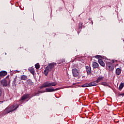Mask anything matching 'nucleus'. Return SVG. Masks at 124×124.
<instances>
[{
	"mask_svg": "<svg viewBox=\"0 0 124 124\" xmlns=\"http://www.w3.org/2000/svg\"><path fill=\"white\" fill-rule=\"evenodd\" d=\"M94 85V83H93V81L89 83H85L81 86L82 88H87L88 87H93Z\"/></svg>",
	"mask_w": 124,
	"mask_h": 124,
	"instance_id": "8",
	"label": "nucleus"
},
{
	"mask_svg": "<svg viewBox=\"0 0 124 124\" xmlns=\"http://www.w3.org/2000/svg\"><path fill=\"white\" fill-rule=\"evenodd\" d=\"M36 93H34V96H37V95H36Z\"/></svg>",
	"mask_w": 124,
	"mask_h": 124,
	"instance_id": "31",
	"label": "nucleus"
},
{
	"mask_svg": "<svg viewBox=\"0 0 124 124\" xmlns=\"http://www.w3.org/2000/svg\"><path fill=\"white\" fill-rule=\"evenodd\" d=\"M30 50V48L29 47L26 46L25 48V51H29Z\"/></svg>",
	"mask_w": 124,
	"mask_h": 124,
	"instance_id": "26",
	"label": "nucleus"
},
{
	"mask_svg": "<svg viewBox=\"0 0 124 124\" xmlns=\"http://www.w3.org/2000/svg\"><path fill=\"white\" fill-rule=\"evenodd\" d=\"M1 94H2V92L1 91V89H0V97L1 96Z\"/></svg>",
	"mask_w": 124,
	"mask_h": 124,
	"instance_id": "27",
	"label": "nucleus"
},
{
	"mask_svg": "<svg viewBox=\"0 0 124 124\" xmlns=\"http://www.w3.org/2000/svg\"><path fill=\"white\" fill-rule=\"evenodd\" d=\"M124 82L123 83L121 82L120 84L118 90H119L120 91H122V90H123V89L124 88Z\"/></svg>",
	"mask_w": 124,
	"mask_h": 124,
	"instance_id": "15",
	"label": "nucleus"
},
{
	"mask_svg": "<svg viewBox=\"0 0 124 124\" xmlns=\"http://www.w3.org/2000/svg\"><path fill=\"white\" fill-rule=\"evenodd\" d=\"M121 72H122V71H121V69L118 68L116 70L115 73H116V75H120V74H121Z\"/></svg>",
	"mask_w": 124,
	"mask_h": 124,
	"instance_id": "16",
	"label": "nucleus"
},
{
	"mask_svg": "<svg viewBox=\"0 0 124 124\" xmlns=\"http://www.w3.org/2000/svg\"><path fill=\"white\" fill-rule=\"evenodd\" d=\"M33 96H34V94H32L31 95V96L30 97L29 99H31V98L32 97H33Z\"/></svg>",
	"mask_w": 124,
	"mask_h": 124,
	"instance_id": "28",
	"label": "nucleus"
},
{
	"mask_svg": "<svg viewBox=\"0 0 124 124\" xmlns=\"http://www.w3.org/2000/svg\"><path fill=\"white\" fill-rule=\"evenodd\" d=\"M18 108L19 105L10 106L6 108V114H8L13 111H15V110H16Z\"/></svg>",
	"mask_w": 124,
	"mask_h": 124,
	"instance_id": "3",
	"label": "nucleus"
},
{
	"mask_svg": "<svg viewBox=\"0 0 124 124\" xmlns=\"http://www.w3.org/2000/svg\"><path fill=\"white\" fill-rule=\"evenodd\" d=\"M45 93V91H38V93Z\"/></svg>",
	"mask_w": 124,
	"mask_h": 124,
	"instance_id": "25",
	"label": "nucleus"
},
{
	"mask_svg": "<svg viewBox=\"0 0 124 124\" xmlns=\"http://www.w3.org/2000/svg\"><path fill=\"white\" fill-rule=\"evenodd\" d=\"M112 65H113V63H112V62H106V66H107V67H108V68L110 67V66H111Z\"/></svg>",
	"mask_w": 124,
	"mask_h": 124,
	"instance_id": "19",
	"label": "nucleus"
},
{
	"mask_svg": "<svg viewBox=\"0 0 124 124\" xmlns=\"http://www.w3.org/2000/svg\"><path fill=\"white\" fill-rule=\"evenodd\" d=\"M98 62H99V64H100V65H101V66H103V67H104V66H105V63H104V62L102 61V60L99 59Z\"/></svg>",
	"mask_w": 124,
	"mask_h": 124,
	"instance_id": "14",
	"label": "nucleus"
},
{
	"mask_svg": "<svg viewBox=\"0 0 124 124\" xmlns=\"http://www.w3.org/2000/svg\"><path fill=\"white\" fill-rule=\"evenodd\" d=\"M31 95V94L29 93H25L22 95V96L21 97L20 101H21V102H24L26 99L29 98L30 97V96Z\"/></svg>",
	"mask_w": 124,
	"mask_h": 124,
	"instance_id": "4",
	"label": "nucleus"
},
{
	"mask_svg": "<svg viewBox=\"0 0 124 124\" xmlns=\"http://www.w3.org/2000/svg\"><path fill=\"white\" fill-rule=\"evenodd\" d=\"M108 70L109 71H113L114 70V69L115 68V67L114 66V65H111V66H110V67H108Z\"/></svg>",
	"mask_w": 124,
	"mask_h": 124,
	"instance_id": "18",
	"label": "nucleus"
},
{
	"mask_svg": "<svg viewBox=\"0 0 124 124\" xmlns=\"http://www.w3.org/2000/svg\"><path fill=\"white\" fill-rule=\"evenodd\" d=\"M29 71H30L31 73V74H34V69H33V68H30L29 69Z\"/></svg>",
	"mask_w": 124,
	"mask_h": 124,
	"instance_id": "20",
	"label": "nucleus"
},
{
	"mask_svg": "<svg viewBox=\"0 0 124 124\" xmlns=\"http://www.w3.org/2000/svg\"><path fill=\"white\" fill-rule=\"evenodd\" d=\"M119 95L120 96H124V93H120V94H119Z\"/></svg>",
	"mask_w": 124,
	"mask_h": 124,
	"instance_id": "29",
	"label": "nucleus"
},
{
	"mask_svg": "<svg viewBox=\"0 0 124 124\" xmlns=\"http://www.w3.org/2000/svg\"><path fill=\"white\" fill-rule=\"evenodd\" d=\"M35 67L36 69H39V68H40V65H39V63H38L35 64Z\"/></svg>",
	"mask_w": 124,
	"mask_h": 124,
	"instance_id": "22",
	"label": "nucleus"
},
{
	"mask_svg": "<svg viewBox=\"0 0 124 124\" xmlns=\"http://www.w3.org/2000/svg\"><path fill=\"white\" fill-rule=\"evenodd\" d=\"M5 55H7L6 53H5Z\"/></svg>",
	"mask_w": 124,
	"mask_h": 124,
	"instance_id": "34",
	"label": "nucleus"
},
{
	"mask_svg": "<svg viewBox=\"0 0 124 124\" xmlns=\"http://www.w3.org/2000/svg\"><path fill=\"white\" fill-rule=\"evenodd\" d=\"M72 71L74 77H78V76L79 75V71H78L77 69H72Z\"/></svg>",
	"mask_w": 124,
	"mask_h": 124,
	"instance_id": "7",
	"label": "nucleus"
},
{
	"mask_svg": "<svg viewBox=\"0 0 124 124\" xmlns=\"http://www.w3.org/2000/svg\"><path fill=\"white\" fill-rule=\"evenodd\" d=\"M55 65H57V63L52 62L49 64L46 67L44 71L45 76H47V75H48V72H51V71H52V70L54 68Z\"/></svg>",
	"mask_w": 124,
	"mask_h": 124,
	"instance_id": "1",
	"label": "nucleus"
},
{
	"mask_svg": "<svg viewBox=\"0 0 124 124\" xmlns=\"http://www.w3.org/2000/svg\"><path fill=\"white\" fill-rule=\"evenodd\" d=\"M99 66V65L97 62H93L92 63V67H93V68H98Z\"/></svg>",
	"mask_w": 124,
	"mask_h": 124,
	"instance_id": "12",
	"label": "nucleus"
},
{
	"mask_svg": "<svg viewBox=\"0 0 124 124\" xmlns=\"http://www.w3.org/2000/svg\"><path fill=\"white\" fill-rule=\"evenodd\" d=\"M28 79V76L23 75L21 76V80H24V81H27V79Z\"/></svg>",
	"mask_w": 124,
	"mask_h": 124,
	"instance_id": "17",
	"label": "nucleus"
},
{
	"mask_svg": "<svg viewBox=\"0 0 124 124\" xmlns=\"http://www.w3.org/2000/svg\"><path fill=\"white\" fill-rule=\"evenodd\" d=\"M104 78V77H102L101 76H100L98 77L97 79L94 81H93V83H94V86H97V83H99V82H101Z\"/></svg>",
	"mask_w": 124,
	"mask_h": 124,
	"instance_id": "5",
	"label": "nucleus"
},
{
	"mask_svg": "<svg viewBox=\"0 0 124 124\" xmlns=\"http://www.w3.org/2000/svg\"><path fill=\"white\" fill-rule=\"evenodd\" d=\"M25 83L27 86H31L33 84V82H32V81L31 79L27 80Z\"/></svg>",
	"mask_w": 124,
	"mask_h": 124,
	"instance_id": "13",
	"label": "nucleus"
},
{
	"mask_svg": "<svg viewBox=\"0 0 124 124\" xmlns=\"http://www.w3.org/2000/svg\"><path fill=\"white\" fill-rule=\"evenodd\" d=\"M60 88L54 89V87L47 88L46 89V91L48 93H52L53 92H55V91H58Z\"/></svg>",
	"mask_w": 124,
	"mask_h": 124,
	"instance_id": "9",
	"label": "nucleus"
},
{
	"mask_svg": "<svg viewBox=\"0 0 124 124\" xmlns=\"http://www.w3.org/2000/svg\"><path fill=\"white\" fill-rule=\"evenodd\" d=\"M57 82H50V81L45 82L41 86L39 87L40 90L43 88H50V87H55L57 86Z\"/></svg>",
	"mask_w": 124,
	"mask_h": 124,
	"instance_id": "2",
	"label": "nucleus"
},
{
	"mask_svg": "<svg viewBox=\"0 0 124 124\" xmlns=\"http://www.w3.org/2000/svg\"><path fill=\"white\" fill-rule=\"evenodd\" d=\"M7 75V72L5 71H1L0 72V77H4Z\"/></svg>",
	"mask_w": 124,
	"mask_h": 124,
	"instance_id": "11",
	"label": "nucleus"
},
{
	"mask_svg": "<svg viewBox=\"0 0 124 124\" xmlns=\"http://www.w3.org/2000/svg\"><path fill=\"white\" fill-rule=\"evenodd\" d=\"M0 86L4 88V87H7L8 84L7 83V80L5 78H4L0 81Z\"/></svg>",
	"mask_w": 124,
	"mask_h": 124,
	"instance_id": "6",
	"label": "nucleus"
},
{
	"mask_svg": "<svg viewBox=\"0 0 124 124\" xmlns=\"http://www.w3.org/2000/svg\"><path fill=\"white\" fill-rule=\"evenodd\" d=\"M36 94L37 96H38V95H39V93H38V92H37V93H36Z\"/></svg>",
	"mask_w": 124,
	"mask_h": 124,
	"instance_id": "30",
	"label": "nucleus"
},
{
	"mask_svg": "<svg viewBox=\"0 0 124 124\" xmlns=\"http://www.w3.org/2000/svg\"><path fill=\"white\" fill-rule=\"evenodd\" d=\"M101 85H102L103 86H107V87H109V88H110V86H109V84L107 83V82H102L101 83Z\"/></svg>",
	"mask_w": 124,
	"mask_h": 124,
	"instance_id": "21",
	"label": "nucleus"
},
{
	"mask_svg": "<svg viewBox=\"0 0 124 124\" xmlns=\"http://www.w3.org/2000/svg\"><path fill=\"white\" fill-rule=\"evenodd\" d=\"M94 58H95L96 59H98V60H99V59H100V58H101V56L100 55H96L94 56Z\"/></svg>",
	"mask_w": 124,
	"mask_h": 124,
	"instance_id": "24",
	"label": "nucleus"
},
{
	"mask_svg": "<svg viewBox=\"0 0 124 124\" xmlns=\"http://www.w3.org/2000/svg\"><path fill=\"white\" fill-rule=\"evenodd\" d=\"M82 26H83V23L82 22H80L78 24V29L79 30L80 29H81Z\"/></svg>",
	"mask_w": 124,
	"mask_h": 124,
	"instance_id": "23",
	"label": "nucleus"
},
{
	"mask_svg": "<svg viewBox=\"0 0 124 124\" xmlns=\"http://www.w3.org/2000/svg\"><path fill=\"white\" fill-rule=\"evenodd\" d=\"M112 62L114 63L115 62V61L114 60H112Z\"/></svg>",
	"mask_w": 124,
	"mask_h": 124,
	"instance_id": "32",
	"label": "nucleus"
},
{
	"mask_svg": "<svg viewBox=\"0 0 124 124\" xmlns=\"http://www.w3.org/2000/svg\"><path fill=\"white\" fill-rule=\"evenodd\" d=\"M9 78V76H8L6 77V78Z\"/></svg>",
	"mask_w": 124,
	"mask_h": 124,
	"instance_id": "33",
	"label": "nucleus"
},
{
	"mask_svg": "<svg viewBox=\"0 0 124 124\" xmlns=\"http://www.w3.org/2000/svg\"><path fill=\"white\" fill-rule=\"evenodd\" d=\"M86 70L87 75H91L92 74V68L91 66H86Z\"/></svg>",
	"mask_w": 124,
	"mask_h": 124,
	"instance_id": "10",
	"label": "nucleus"
},
{
	"mask_svg": "<svg viewBox=\"0 0 124 124\" xmlns=\"http://www.w3.org/2000/svg\"><path fill=\"white\" fill-rule=\"evenodd\" d=\"M92 24H93V21H92Z\"/></svg>",
	"mask_w": 124,
	"mask_h": 124,
	"instance_id": "36",
	"label": "nucleus"
},
{
	"mask_svg": "<svg viewBox=\"0 0 124 124\" xmlns=\"http://www.w3.org/2000/svg\"><path fill=\"white\" fill-rule=\"evenodd\" d=\"M89 20H91V18H89Z\"/></svg>",
	"mask_w": 124,
	"mask_h": 124,
	"instance_id": "35",
	"label": "nucleus"
}]
</instances>
